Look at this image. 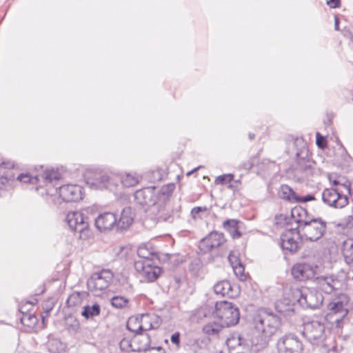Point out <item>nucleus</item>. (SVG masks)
Listing matches in <instances>:
<instances>
[{"label":"nucleus","instance_id":"obj_37","mask_svg":"<svg viewBox=\"0 0 353 353\" xmlns=\"http://www.w3.org/2000/svg\"><path fill=\"white\" fill-rule=\"evenodd\" d=\"M275 221L276 224L280 226L291 225L293 223V219L292 218L291 214L290 216L284 214L276 215Z\"/></svg>","mask_w":353,"mask_h":353},{"label":"nucleus","instance_id":"obj_18","mask_svg":"<svg viewBox=\"0 0 353 353\" xmlns=\"http://www.w3.org/2000/svg\"><path fill=\"white\" fill-rule=\"evenodd\" d=\"M117 217L113 212H106L100 214L96 219L94 224L101 232L117 228Z\"/></svg>","mask_w":353,"mask_h":353},{"label":"nucleus","instance_id":"obj_23","mask_svg":"<svg viewBox=\"0 0 353 353\" xmlns=\"http://www.w3.org/2000/svg\"><path fill=\"white\" fill-rule=\"evenodd\" d=\"M112 179L108 174H99L94 179H88L87 183L96 190L106 189L111 183Z\"/></svg>","mask_w":353,"mask_h":353},{"label":"nucleus","instance_id":"obj_2","mask_svg":"<svg viewBox=\"0 0 353 353\" xmlns=\"http://www.w3.org/2000/svg\"><path fill=\"white\" fill-rule=\"evenodd\" d=\"M295 148V172L305 179H310L315 171V162L310 158L308 146L303 138H296L294 141Z\"/></svg>","mask_w":353,"mask_h":353},{"label":"nucleus","instance_id":"obj_43","mask_svg":"<svg viewBox=\"0 0 353 353\" xmlns=\"http://www.w3.org/2000/svg\"><path fill=\"white\" fill-rule=\"evenodd\" d=\"M119 347L123 352H134L133 347H134V344L133 343V339L130 340L123 338L119 343Z\"/></svg>","mask_w":353,"mask_h":353},{"label":"nucleus","instance_id":"obj_64","mask_svg":"<svg viewBox=\"0 0 353 353\" xmlns=\"http://www.w3.org/2000/svg\"><path fill=\"white\" fill-rule=\"evenodd\" d=\"M327 353H338V352L336 351V347H332V348L331 350H330Z\"/></svg>","mask_w":353,"mask_h":353},{"label":"nucleus","instance_id":"obj_27","mask_svg":"<svg viewBox=\"0 0 353 353\" xmlns=\"http://www.w3.org/2000/svg\"><path fill=\"white\" fill-rule=\"evenodd\" d=\"M275 308L278 312L286 316H290L295 312L293 305L290 303V301L288 299L276 301Z\"/></svg>","mask_w":353,"mask_h":353},{"label":"nucleus","instance_id":"obj_50","mask_svg":"<svg viewBox=\"0 0 353 353\" xmlns=\"http://www.w3.org/2000/svg\"><path fill=\"white\" fill-rule=\"evenodd\" d=\"M166 257L168 260L175 266H177L184 261L183 256H180L179 254H166Z\"/></svg>","mask_w":353,"mask_h":353},{"label":"nucleus","instance_id":"obj_32","mask_svg":"<svg viewBox=\"0 0 353 353\" xmlns=\"http://www.w3.org/2000/svg\"><path fill=\"white\" fill-rule=\"evenodd\" d=\"M101 307L98 303H94L93 305H85L83 307L81 315L86 319H92L100 314Z\"/></svg>","mask_w":353,"mask_h":353},{"label":"nucleus","instance_id":"obj_44","mask_svg":"<svg viewBox=\"0 0 353 353\" xmlns=\"http://www.w3.org/2000/svg\"><path fill=\"white\" fill-rule=\"evenodd\" d=\"M63 345L59 340L52 339L48 343V348L52 353H59L63 349Z\"/></svg>","mask_w":353,"mask_h":353},{"label":"nucleus","instance_id":"obj_26","mask_svg":"<svg viewBox=\"0 0 353 353\" xmlns=\"http://www.w3.org/2000/svg\"><path fill=\"white\" fill-rule=\"evenodd\" d=\"M327 309L330 311H332L334 314H340V319H337L336 322L339 323L343 321V319L347 316L348 314V310L345 308L344 303L341 301H336L330 302L327 306Z\"/></svg>","mask_w":353,"mask_h":353},{"label":"nucleus","instance_id":"obj_22","mask_svg":"<svg viewBox=\"0 0 353 353\" xmlns=\"http://www.w3.org/2000/svg\"><path fill=\"white\" fill-rule=\"evenodd\" d=\"M175 189L174 183H168L162 186L160 189L157 188V204H165L170 200Z\"/></svg>","mask_w":353,"mask_h":353},{"label":"nucleus","instance_id":"obj_5","mask_svg":"<svg viewBox=\"0 0 353 353\" xmlns=\"http://www.w3.org/2000/svg\"><path fill=\"white\" fill-rule=\"evenodd\" d=\"M293 296L302 307L312 310L319 308L324 299L321 292L305 287L295 288Z\"/></svg>","mask_w":353,"mask_h":353},{"label":"nucleus","instance_id":"obj_3","mask_svg":"<svg viewBox=\"0 0 353 353\" xmlns=\"http://www.w3.org/2000/svg\"><path fill=\"white\" fill-rule=\"evenodd\" d=\"M214 307L213 315L220 321L222 327H230L239 323L240 312L235 305L226 301H218Z\"/></svg>","mask_w":353,"mask_h":353},{"label":"nucleus","instance_id":"obj_55","mask_svg":"<svg viewBox=\"0 0 353 353\" xmlns=\"http://www.w3.org/2000/svg\"><path fill=\"white\" fill-rule=\"evenodd\" d=\"M341 183L339 184V185L343 186L346 190L347 194L350 195L351 194V182L348 179H346L344 178L341 179Z\"/></svg>","mask_w":353,"mask_h":353},{"label":"nucleus","instance_id":"obj_15","mask_svg":"<svg viewBox=\"0 0 353 353\" xmlns=\"http://www.w3.org/2000/svg\"><path fill=\"white\" fill-rule=\"evenodd\" d=\"M157 187L149 186L137 190L134 194V201L141 206L157 205Z\"/></svg>","mask_w":353,"mask_h":353},{"label":"nucleus","instance_id":"obj_38","mask_svg":"<svg viewBox=\"0 0 353 353\" xmlns=\"http://www.w3.org/2000/svg\"><path fill=\"white\" fill-rule=\"evenodd\" d=\"M46 183H51L54 180H59L61 178L60 174L54 170H47L41 176Z\"/></svg>","mask_w":353,"mask_h":353},{"label":"nucleus","instance_id":"obj_20","mask_svg":"<svg viewBox=\"0 0 353 353\" xmlns=\"http://www.w3.org/2000/svg\"><path fill=\"white\" fill-rule=\"evenodd\" d=\"M134 215L132 208L125 207L121 213L120 219H117V230H127L133 223Z\"/></svg>","mask_w":353,"mask_h":353},{"label":"nucleus","instance_id":"obj_24","mask_svg":"<svg viewBox=\"0 0 353 353\" xmlns=\"http://www.w3.org/2000/svg\"><path fill=\"white\" fill-rule=\"evenodd\" d=\"M241 221L237 219H227L223 223V228L230 233L233 239H239L242 234L239 231V224Z\"/></svg>","mask_w":353,"mask_h":353},{"label":"nucleus","instance_id":"obj_1","mask_svg":"<svg viewBox=\"0 0 353 353\" xmlns=\"http://www.w3.org/2000/svg\"><path fill=\"white\" fill-rule=\"evenodd\" d=\"M253 323L259 336H256V343L253 339L252 343L263 348L268 345L271 337L280 327L281 320L272 312L261 309L254 314Z\"/></svg>","mask_w":353,"mask_h":353},{"label":"nucleus","instance_id":"obj_54","mask_svg":"<svg viewBox=\"0 0 353 353\" xmlns=\"http://www.w3.org/2000/svg\"><path fill=\"white\" fill-rule=\"evenodd\" d=\"M315 196L313 194H309L304 196H297L296 203H305L307 201H311L315 200Z\"/></svg>","mask_w":353,"mask_h":353},{"label":"nucleus","instance_id":"obj_39","mask_svg":"<svg viewBox=\"0 0 353 353\" xmlns=\"http://www.w3.org/2000/svg\"><path fill=\"white\" fill-rule=\"evenodd\" d=\"M82 301L80 292H75L71 294L66 301V304L68 307H74L81 304Z\"/></svg>","mask_w":353,"mask_h":353},{"label":"nucleus","instance_id":"obj_57","mask_svg":"<svg viewBox=\"0 0 353 353\" xmlns=\"http://www.w3.org/2000/svg\"><path fill=\"white\" fill-rule=\"evenodd\" d=\"M242 166L244 169L249 170L254 166V163L252 160L250 159L247 162L243 163Z\"/></svg>","mask_w":353,"mask_h":353},{"label":"nucleus","instance_id":"obj_56","mask_svg":"<svg viewBox=\"0 0 353 353\" xmlns=\"http://www.w3.org/2000/svg\"><path fill=\"white\" fill-rule=\"evenodd\" d=\"M326 3L330 8H336L341 6V0H326Z\"/></svg>","mask_w":353,"mask_h":353},{"label":"nucleus","instance_id":"obj_7","mask_svg":"<svg viewBox=\"0 0 353 353\" xmlns=\"http://www.w3.org/2000/svg\"><path fill=\"white\" fill-rule=\"evenodd\" d=\"M132 321H130L127 324V329L134 333L133 337V343L134 347H133L134 352H145L150 350V336L148 333L143 332L154 330L157 328L158 326H155L153 324H150L148 327L143 325H139L138 328L132 327Z\"/></svg>","mask_w":353,"mask_h":353},{"label":"nucleus","instance_id":"obj_42","mask_svg":"<svg viewBox=\"0 0 353 353\" xmlns=\"http://www.w3.org/2000/svg\"><path fill=\"white\" fill-rule=\"evenodd\" d=\"M243 342L244 339L239 334L236 337L233 336L232 338L228 339L226 343L229 349H234L236 346H241Z\"/></svg>","mask_w":353,"mask_h":353},{"label":"nucleus","instance_id":"obj_16","mask_svg":"<svg viewBox=\"0 0 353 353\" xmlns=\"http://www.w3.org/2000/svg\"><path fill=\"white\" fill-rule=\"evenodd\" d=\"M81 187L74 184H67L59 187L60 198L65 202H76L82 199Z\"/></svg>","mask_w":353,"mask_h":353},{"label":"nucleus","instance_id":"obj_36","mask_svg":"<svg viewBox=\"0 0 353 353\" xmlns=\"http://www.w3.org/2000/svg\"><path fill=\"white\" fill-rule=\"evenodd\" d=\"M137 254L139 257V260L136 261L143 262L146 260H152L153 261L154 258H157L156 254L149 252V250L144 247H139L137 250Z\"/></svg>","mask_w":353,"mask_h":353},{"label":"nucleus","instance_id":"obj_25","mask_svg":"<svg viewBox=\"0 0 353 353\" xmlns=\"http://www.w3.org/2000/svg\"><path fill=\"white\" fill-rule=\"evenodd\" d=\"M278 194L281 199L291 203H295L297 201L298 195L294 190L287 184H283L280 186Z\"/></svg>","mask_w":353,"mask_h":353},{"label":"nucleus","instance_id":"obj_48","mask_svg":"<svg viewBox=\"0 0 353 353\" xmlns=\"http://www.w3.org/2000/svg\"><path fill=\"white\" fill-rule=\"evenodd\" d=\"M228 261L231 264L232 267H234L238 264L241 263V261L239 257L237 252L231 251L228 255Z\"/></svg>","mask_w":353,"mask_h":353},{"label":"nucleus","instance_id":"obj_46","mask_svg":"<svg viewBox=\"0 0 353 353\" xmlns=\"http://www.w3.org/2000/svg\"><path fill=\"white\" fill-rule=\"evenodd\" d=\"M233 174H223L217 176L214 181L216 184L227 185L234 179Z\"/></svg>","mask_w":353,"mask_h":353},{"label":"nucleus","instance_id":"obj_12","mask_svg":"<svg viewBox=\"0 0 353 353\" xmlns=\"http://www.w3.org/2000/svg\"><path fill=\"white\" fill-rule=\"evenodd\" d=\"M134 268L149 282H153L160 276L162 269L154 264L152 260L143 262L134 261Z\"/></svg>","mask_w":353,"mask_h":353},{"label":"nucleus","instance_id":"obj_62","mask_svg":"<svg viewBox=\"0 0 353 353\" xmlns=\"http://www.w3.org/2000/svg\"><path fill=\"white\" fill-rule=\"evenodd\" d=\"M152 174L154 175V179L159 180V181L161 179V177L160 176V172L159 170L153 172Z\"/></svg>","mask_w":353,"mask_h":353},{"label":"nucleus","instance_id":"obj_29","mask_svg":"<svg viewBox=\"0 0 353 353\" xmlns=\"http://www.w3.org/2000/svg\"><path fill=\"white\" fill-rule=\"evenodd\" d=\"M318 283L320 285V288L322 291L327 294H331L335 289V286L333 284L334 279L330 277H317Z\"/></svg>","mask_w":353,"mask_h":353},{"label":"nucleus","instance_id":"obj_4","mask_svg":"<svg viewBox=\"0 0 353 353\" xmlns=\"http://www.w3.org/2000/svg\"><path fill=\"white\" fill-rule=\"evenodd\" d=\"M327 229V223L321 218L314 216L306 221L299 230L302 240L305 241H317L324 235Z\"/></svg>","mask_w":353,"mask_h":353},{"label":"nucleus","instance_id":"obj_49","mask_svg":"<svg viewBox=\"0 0 353 353\" xmlns=\"http://www.w3.org/2000/svg\"><path fill=\"white\" fill-rule=\"evenodd\" d=\"M316 144L321 149H325L327 146L326 138L319 132L316 134Z\"/></svg>","mask_w":353,"mask_h":353},{"label":"nucleus","instance_id":"obj_35","mask_svg":"<svg viewBox=\"0 0 353 353\" xmlns=\"http://www.w3.org/2000/svg\"><path fill=\"white\" fill-rule=\"evenodd\" d=\"M221 324H217L216 323H209L205 325L203 327V332L208 336H217L220 332Z\"/></svg>","mask_w":353,"mask_h":353},{"label":"nucleus","instance_id":"obj_34","mask_svg":"<svg viewBox=\"0 0 353 353\" xmlns=\"http://www.w3.org/2000/svg\"><path fill=\"white\" fill-rule=\"evenodd\" d=\"M129 299L123 296H114L110 299L111 305L119 310L129 307Z\"/></svg>","mask_w":353,"mask_h":353},{"label":"nucleus","instance_id":"obj_53","mask_svg":"<svg viewBox=\"0 0 353 353\" xmlns=\"http://www.w3.org/2000/svg\"><path fill=\"white\" fill-rule=\"evenodd\" d=\"M170 341L172 344L176 345V349L181 347V334L179 332L173 333L170 336Z\"/></svg>","mask_w":353,"mask_h":353},{"label":"nucleus","instance_id":"obj_63","mask_svg":"<svg viewBox=\"0 0 353 353\" xmlns=\"http://www.w3.org/2000/svg\"><path fill=\"white\" fill-rule=\"evenodd\" d=\"M3 165H4L5 168L13 167V164L10 163L6 164L5 162L1 159H0V166Z\"/></svg>","mask_w":353,"mask_h":353},{"label":"nucleus","instance_id":"obj_61","mask_svg":"<svg viewBox=\"0 0 353 353\" xmlns=\"http://www.w3.org/2000/svg\"><path fill=\"white\" fill-rule=\"evenodd\" d=\"M339 19L336 16L334 17V29L336 30H339Z\"/></svg>","mask_w":353,"mask_h":353},{"label":"nucleus","instance_id":"obj_9","mask_svg":"<svg viewBox=\"0 0 353 353\" xmlns=\"http://www.w3.org/2000/svg\"><path fill=\"white\" fill-rule=\"evenodd\" d=\"M301 235L297 228H290L283 232L280 236V245L285 254H295L301 248Z\"/></svg>","mask_w":353,"mask_h":353},{"label":"nucleus","instance_id":"obj_41","mask_svg":"<svg viewBox=\"0 0 353 353\" xmlns=\"http://www.w3.org/2000/svg\"><path fill=\"white\" fill-rule=\"evenodd\" d=\"M121 183L125 187H132L139 183V179L137 176L130 174H126L121 178Z\"/></svg>","mask_w":353,"mask_h":353},{"label":"nucleus","instance_id":"obj_30","mask_svg":"<svg viewBox=\"0 0 353 353\" xmlns=\"http://www.w3.org/2000/svg\"><path fill=\"white\" fill-rule=\"evenodd\" d=\"M343 255L347 263H353V239L344 241L343 245Z\"/></svg>","mask_w":353,"mask_h":353},{"label":"nucleus","instance_id":"obj_52","mask_svg":"<svg viewBox=\"0 0 353 353\" xmlns=\"http://www.w3.org/2000/svg\"><path fill=\"white\" fill-rule=\"evenodd\" d=\"M207 210H208V208L205 206V207H200V206L194 207L191 210V216L193 219L196 220L199 218H201L199 216L200 212H205V211H207Z\"/></svg>","mask_w":353,"mask_h":353},{"label":"nucleus","instance_id":"obj_31","mask_svg":"<svg viewBox=\"0 0 353 353\" xmlns=\"http://www.w3.org/2000/svg\"><path fill=\"white\" fill-rule=\"evenodd\" d=\"M14 175L11 170H8L0 176V190H8L12 186Z\"/></svg>","mask_w":353,"mask_h":353},{"label":"nucleus","instance_id":"obj_33","mask_svg":"<svg viewBox=\"0 0 353 353\" xmlns=\"http://www.w3.org/2000/svg\"><path fill=\"white\" fill-rule=\"evenodd\" d=\"M20 321L24 326L29 328H33L38 323L37 317L31 312H22Z\"/></svg>","mask_w":353,"mask_h":353},{"label":"nucleus","instance_id":"obj_60","mask_svg":"<svg viewBox=\"0 0 353 353\" xmlns=\"http://www.w3.org/2000/svg\"><path fill=\"white\" fill-rule=\"evenodd\" d=\"M148 314H145V315H143L142 317H141V321L142 323H141L144 326H147L148 327L150 324H152V323L146 321L147 319H148Z\"/></svg>","mask_w":353,"mask_h":353},{"label":"nucleus","instance_id":"obj_21","mask_svg":"<svg viewBox=\"0 0 353 353\" xmlns=\"http://www.w3.org/2000/svg\"><path fill=\"white\" fill-rule=\"evenodd\" d=\"M214 291L216 294L229 298H234L238 294L228 280H222L215 283Z\"/></svg>","mask_w":353,"mask_h":353},{"label":"nucleus","instance_id":"obj_17","mask_svg":"<svg viewBox=\"0 0 353 353\" xmlns=\"http://www.w3.org/2000/svg\"><path fill=\"white\" fill-rule=\"evenodd\" d=\"M291 273L295 279L306 281L314 277L316 270L315 268L309 263H298L293 265Z\"/></svg>","mask_w":353,"mask_h":353},{"label":"nucleus","instance_id":"obj_28","mask_svg":"<svg viewBox=\"0 0 353 353\" xmlns=\"http://www.w3.org/2000/svg\"><path fill=\"white\" fill-rule=\"evenodd\" d=\"M156 208V207H154ZM157 210L155 212L158 221L172 222V215L169 209H167L164 204H157Z\"/></svg>","mask_w":353,"mask_h":353},{"label":"nucleus","instance_id":"obj_47","mask_svg":"<svg viewBox=\"0 0 353 353\" xmlns=\"http://www.w3.org/2000/svg\"><path fill=\"white\" fill-rule=\"evenodd\" d=\"M234 274L241 281L246 280V275L245 274V268L243 265L241 263L238 264L234 267H232Z\"/></svg>","mask_w":353,"mask_h":353},{"label":"nucleus","instance_id":"obj_6","mask_svg":"<svg viewBox=\"0 0 353 353\" xmlns=\"http://www.w3.org/2000/svg\"><path fill=\"white\" fill-rule=\"evenodd\" d=\"M88 219L87 216L80 212H70L65 218L70 228L78 233V238L83 240L88 239L92 234Z\"/></svg>","mask_w":353,"mask_h":353},{"label":"nucleus","instance_id":"obj_8","mask_svg":"<svg viewBox=\"0 0 353 353\" xmlns=\"http://www.w3.org/2000/svg\"><path fill=\"white\" fill-rule=\"evenodd\" d=\"M114 274L109 269L94 272L87 281L88 290L95 295L107 289L113 281Z\"/></svg>","mask_w":353,"mask_h":353},{"label":"nucleus","instance_id":"obj_11","mask_svg":"<svg viewBox=\"0 0 353 353\" xmlns=\"http://www.w3.org/2000/svg\"><path fill=\"white\" fill-rule=\"evenodd\" d=\"M321 197L324 204L334 208H343L349 202L347 195L340 192L336 188L325 189L321 193Z\"/></svg>","mask_w":353,"mask_h":353},{"label":"nucleus","instance_id":"obj_45","mask_svg":"<svg viewBox=\"0 0 353 353\" xmlns=\"http://www.w3.org/2000/svg\"><path fill=\"white\" fill-rule=\"evenodd\" d=\"M39 176H32L29 174L22 173L17 176V179L24 183H30L34 184L39 181Z\"/></svg>","mask_w":353,"mask_h":353},{"label":"nucleus","instance_id":"obj_59","mask_svg":"<svg viewBox=\"0 0 353 353\" xmlns=\"http://www.w3.org/2000/svg\"><path fill=\"white\" fill-rule=\"evenodd\" d=\"M150 350L154 351V352H150V353H165V350L161 346H159L157 347H150Z\"/></svg>","mask_w":353,"mask_h":353},{"label":"nucleus","instance_id":"obj_14","mask_svg":"<svg viewBox=\"0 0 353 353\" xmlns=\"http://www.w3.org/2000/svg\"><path fill=\"white\" fill-rule=\"evenodd\" d=\"M301 341L294 335H286L277 342L279 353H300L303 350Z\"/></svg>","mask_w":353,"mask_h":353},{"label":"nucleus","instance_id":"obj_58","mask_svg":"<svg viewBox=\"0 0 353 353\" xmlns=\"http://www.w3.org/2000/svg\"><path fill=\"white\" fill-rule=\"evenodd\" d=\"M130 321H132V328H135V329H137L138 328V326L139 325H141L139 321V319L138 318H136V319H130L127 323V324L130 322Z\"/></svg>","mask_w":353,"mask_h":353},{"label":"nucleus","instance_id":"obj_10","mask_svg":"<svg viewBox=\"0 0 353 353\" xmlns=\"http://www.w3.org/2000/svg\"><path fill=\"white\" fill-rule=\"evenodd\" d=\"M325 325L318 321H311L303 323V335L307 340L319 345L325 339Z\"/></svg>","mask_w":353,"mask_h":353},{"label":"nucleus","instance_id":"obj_13","mask_svg":"<svg viewBox=\"0 0 353 353\" xmlns=\"http://www.w3.org/2000/svg\"><path fill=\"white\" fill-rule=\"evenodd\" d=\"M225 241L223 233L214 230L199 241V249L201 252L205 254L220 247Z\"/></svg>","mask_w":353,"mask_h":353},{"label":"nucleus","instance_id":"obj_19","mask_svg":"<svg viewBox=\"0 0 353 353\" xmlns=\"http://www.w3.org/2000/svg\"><path fill=\"white\" fill-rule=\"evenodd\" d=\"M291 214L293 222L296 224L294 228H297L298 230L303 225L306 221H308L313 216L301 205L294 207L291 210Z\"/></svg>","mask_w":353,"mask_h":353},{"label":"nucleus","instance_id":"obj_51","mask_svg":"<svg viewBox=\"0 0 353 353\" xmlns=\"http://www.w3.org/2000/svg\"><path fill=\"white\" fill-rule=\"evenodd\" d=\"M340 225L343 226V228H345L346 229H349L352 232H353V216L349 215V216L345 217L342 220Z\"/></svg>","mask_w":353,"mask_h":353},{"label":"nucleus","instance_id":"obj_40","mask_svg":"<svg viewBox=\"0 0 353 353\" xmlns=\"http://www.w3.org/2000/svg\"><path fill=\"white\" fill-rule=\"evenodd\" d=\"M203 266L201 260L198 258H194L189 264V271L193 274H197Z\"/></svg>","mask_w":353,"mask_h":353}]
</instances>
